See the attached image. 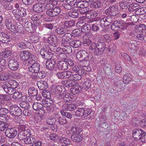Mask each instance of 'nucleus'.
<instances>
[{"instance_id":"1","label":"nucleus","mask_w":146,"mask_h":146,"mask_svg":"<svg viewBox=\"0 0 146 146\" xmlns=\"http://www.w3.org/2000/svg\"><path fill=\"white\" fill-rule=\"evenodd\" d=\"M19 86L18 83L14 80H9L5 82L4 85H2V88L5 93L7 94H11Z\"/></svg>"},{"instance_id":"2","label":"nucleus","mask_w":146,"mask_h":146,"mask_svg":"<svg viewBox=\"0 0 146 146\" xmlns=\"http://www.w3.org/2000/svg\"><path fill=\"white\" fill-rule=\"evenodd\" d=\"M133 137L134 140H140L143 143H146V133L141 129L137 128L132 131Z\"/></svg>"},{"instance_id":"3","label":"nucleus","mask_w":146,"mask_h":146,"mask_svg":"<svg viewBox=\"0 0 146 146\" xmlns=\"http://www.w3.org/2000/svg\"><path fill=\"white\" fill-rule=\"evenodd\" d=\"M6 25L8 29L14 33H16L19 32L22 33L23 32V31H22V30L23 29V27L21 25L18 26L13 24L11 22L8 21L6 22Z\"/></svg>"},{"instance_id":"4","label":"nucleus","mask_w":146,"mask_h":146,"mask_svg":"<svg viewBox=\"0 0 146 146\" xmlns=\"http://www.w3.org/2000/svg\"><path fill=\"white\" fill-rule=\"evenodd\" d=\"M105 13L107 15H110L114 18L115 16L118 17L120 16L118 7L114 5L111 6L108 9H106Z\"/></svg>"},{"instance_id":"5","label":"nucleus","mask_w":146,"mask_h":146,"mask_svg":"<svg viewBox=\"0 0 146 146\" xmlns=\"http://www.w3.org/2000/svg\"><path fill=\"white\" fill-rule=\"evenodd\" d=\"M92 110L90 109H87L84 108H79L77 109L75 111L76 115L78 117L84 116L86 119L88 115L92 112Z\"/></svg>"},{"instance_id":"6","label":"nucleus","mask_w":146,"mask_h":146,"mask_svg":"<svg viewBox=\"0 0 146 146\" xmlns=\"http://www.w3.org/2000/svg\"><path fill=\"white\" fill-rule=\"evenodd\" d=\"M103 17L100 21V25L102 27L108 26L115 21V18L110 15Z\"/></svg>"},{"instance_id":"7","label":"nucleus","mask_w":146,"mask_h":146,"mask_svg":"<svg viewBox=\"0 0 146 146\" xmlns=\"http://www.w3.org/2000/svg\"><path fill=\"white\" fill-rule=\"evenodd\" d=\"M61 9L59 7H55L51 10L46 11V14L50 17H54L58 16L60 13Z\"/></svg>"},{"instance_id":"8","label":"nucleus","mask_w":146,"mask_h":146,"mask_svg":"<svg viewBox=\"0 0 146 146\" xmlns=\"http://www.w3.org/2000/svg\"><path fill=\"white\" fill-rule=\"evenodd\" d=\"M106 48V45L104 42L98 41L97 42V48L96 50V54L100 55L103 53Z\"/></svg>"},{"instance_id":"9","label":"nucleus","mask_w":146,"mask_h":146,"mask_svg":"<svg viewBox=\"0 0 146 146\" xmlns=\"http://www.w3.org/2000/svg\"><path fill=\"white\" fill-rule=\"evenodd\" d=\"M19 63L17 60L13 58L10 60L8 62L9 68L13 71L17 70L19 67Z\"/></svg>"},{"instance_id":"10","label":"nucleus","mask_w":146,"mask_h":146,"mask_svg":"<svg viewBox=\"0 0 146 146\" xmlns=\"http://www.w3.org/2000/svg\"><path fill=\"white\" fill-rule=\"evenodd\" d=\"M5 133L7 137L13 139L16 135L17 131L13 128H8L6 129Z\"/></svg>"},{"instance_id":"11","label":"nucleus","mask_w":146,"mask_h":146,"mask_svg":"<svg viewBox=\"0 0 146 146\" xmlns=\"http://www.w3.org/2000/svg\"><path fill=\"white\" fill-rule=\"evenodd\" d=\"M31 134L30 129H27V131H20L18 134V139L20 140H22L24 142L28 135Z\"/></svg>"},{"instance_id":"12","label":"nucleus","mask_w":146,"mask_h":146,"mask_svg":"<svg viewBox=\"0 0 146 146\" xmlns=\"http://www.w3.org/2000/svg\"><path fill=\"white\" fill-rule=\"evenodd\" d=\"M31 53L28 51H22L20 52V59L23 61H27L31 55Z\"/></svg>"},{"instance_id":"13","label":"nucleus","mask_w":146,"mask_h":146,"mask_svg":"<svg viewBox=\"0 0 146 146\" xmlns=\"http://www.w3.org/2000/svg\"><path fill=\"white\" fill-rule=\"evenodd\" d=\"M26 9H25L21 7L18 9L13 10L12 13L14 15L19 16L21 17L26 15Z\"/></svg>"},{"instance_id":"14","label":"nucleus","mask_w":146,"mask_h":146,"mask_svg":"<svg viewBox=\"0 0 146 146\" xmlns=\"http://www.w3.org/2000/svg\"><path fill=\"white\" fill-rule=\"evenodd\" d=\"M54 116L56 118V121L59 124L64 125L67 124L68 121L65 117H60L59 115L57 114H55Z\"/></svg>"},{"instance_id":"15","label":"nucleus","mask_w":146,"mask_h":146,"mask_svg":"<svg viewBox=\"0 0 146 146\" xmlns=\"http://www.w3.org/2000/svg\"><path fill=\"white\" fill-rule=\"evenodd\" d=\"M10 112L13 116H18L22 114V111L21 108L18 106L13 107L11 110Z\"/></svg>"},{"instance_id":"16","label":"nucleus","mask_w":146,"mask_h":146,"mask_svg":"<svg viewBox=\"0 0 146 146\" xmlns=\"http://www.w3.org/2000/svg\"><path fill=\"white\" fill-rule=\"evenodd\" d=\"M87 52L85 50L78 52L76 54V58L79 61H85L86 58Z\"/></svg>"},{"instance_id":"17","label":"nucleus","mask_w":146,"mask_h":146,"mask_svg":"<svg viewBox=\"0 0 146 146\" xmlns=\"http://www.w3.org/2000/svg\"><path fill=\"white\" fill-rule=\"evenodd\" d=\"M43 105L41 103L35 102L33 105V108L34 110L36 111L43 112V113H45V110L42 108Z\"/></svg>"},{"instance_id":"18","label":"nucleus","mask_w":146,"mask_h":146,"mask_svg":"<svg viewBox=\"0 0 146 146\" xmlns=\"http://www.w3.org/2000/svg\"><path fill=\"white\" fill-rule=\"evenodd\" d=\"M40 65L38 63H35L28 68L29 70L32 73H36L40 70Z\"/></svg>"},{"instance_id":"19","label":"nucleus","mask_w":146,"mask_h":146,"mask_svg":"<svg viewBox=\"0 0 146 146\" xmlns=\"http://www.w3.org/2000/svg\"><path fill=\"white\" fill-rule=\"evenodd\" d=\"M37 85L39 89L42 91L46 90L48 87V84L45 81H38L37 82Z\"/></svg>"},{"instance_id":"20","label":"nucleus","mask_w":146,"mask_h":146,"mask_svg":"<svg viewBox=\"0 0 146 146\" xmlns=\"http://www.w3.org/2000/svg\"><path fill=\"white\" fill-rule=\"evenodd\" d=\"M0 41L3 43H7L10 41V38L7 34L0 32Z\"/></svg>"},{"instance_id":"21","label":"nucleus","mask_w":146,"mask_h":146,"mask_svg":"<svg viewBox=\"0 0 146 146\" xmlns=\"http://www.w3.org/2000/svg\"><path fill=\"white\" fill-rule=\"evenodd\" d=\"M42 17V15L40 14H35L32 16L31 19L33 21L34 24H36V26L38 25L40 23V20Z\"/></svg>"},{"instance_id":"22","label":"nucleus","mask_w":146,"mask_h":146,"mask_svg":"<svg viewBox=\"0 0 146 146\" xmlns=\"http://www.w3.org/2000/svg\"><path fill=\"white\" fill-rule=\"evenodd\" d=\"M44 7L41 4L38 3L35 4L33 6V10L35 12L40 13L44 11Z\"/></svg>"},{"instance_id":"23","label":"nucleus","mask_w":146,"mask_h":146,"mask_svg":"<svg viewBox=\"0 0 146 146\" xmlns=\"http://www.w3.org/2000/svg\"><path fill=\"white\" fill-rule=\"evenodd\" d=\"M128 10L129 12H133L135 10L139 9L140 6L137 3H133L129 5Z\"/></svg>"},{"instance_id":"24","label":"nucleus","mask_w":146,"mask_h":146,"mask_svg":"<svg viewBox=\"0 0 146 146\" xmlns=\"http://www.w3.org/2000/svg\"><path fill=\"white\" fill-rule=\"evenodd\" d=\"M58 68L60 70H66L68 68V65L65 61H60L58 65Z\"/></svg>"},{"instance_id":"25","label":"nucleus","mask_w":146,"mask_h":146,"mask_svg":"<svg viewBox=\"0 0 146 146\" xmlns=\"http://www.w3.org/2000/svg\"><path fill=\"white\" fill-rule=\"evenodd\" d=\"M37 59L36 56L31 53V55L29 58V59L28 60V61L27 62V66H29L34 63H37Z\"/></svg>"},{"instance_id":"26","label":"nucleus","mask_w":146,"mask_h":146,"mask_svg":"<svg viewBox=\"0 0 146 146\" xmlns=\"http://www.w3.org/2000/svg\"><path fill=\"white\" fill-rule=\"evenodd\" d=\"M56 62L52 61H51L48 60H47L46 63V66L48 70L51 71L53 70L55 68Z\"/></svg>"},{"instance_id":"27","label":"nucleus","mask_w":146,"mask_h":146,"mask_svg":"<svg viewBox=\"0 0 146 146\" xmlns=\"http://www.w3.org/2000/svg\"><path fill=\"white\" fill-rule=\"evenodd\" d=\"M94 59V58L93 57V55L91 53H87V55H86V58L85 59V61L84 62H86L85 66L86 67L88 66L90 64V61H93Z\"/></svg>"},{"instance_id":"28","label":"nucleus","mask_w":146,"mask_h":146,"mask_svg":"<svg viewBox=\"0 0 146 146\" xmlns=\"http://www.w3.org/2000/svg\"><path fill=\"white\" fill-rule=\"evenodd\" d=\"M64 110L68 111H72L76 108V105L73 104H65L63 106Z\"/></svg>"},{"instance_id":"29","label":"nucleus","mask_w":146,"mask_h":146,"mask_svg":"<svg viewBox=\"0 0 146 146\" xmlns=\"http://www.w3.org/2000/svg\"><path fill=\"white\" fill-rule=\"evenodd\" d=\"M12 51L10 50H6L0 53V58L3 59L7 58L12 55Z\"/></svg>"},{"instance_id":"30","label":"nucleus","mask_w":146,"mask_h":146,"mask_svg":"<svg viewBox=\"0 0 146 146\" xmlns=\"http://www.w3.org/2000/svg\"><path fill=\"white\" fill-rule=\"evenodd\" d=\"M82 89L81 87L79 85L74 86L70 89V90L73 94L76 95L79 94Z\"/></svg>"},{"instance_id":"31","label":"nucleus","mask_w":146,"mask_h":146,"mask_svg":"<svg viewBox=\"0 0 146 146\" xmlns=\"http://www.w3.org/2000/svg\"><path fill=\"white\" fill-rule=\"evenodd\" d=\"M69 30L67 29L62 27L57 28L55 30V32L59 35H62L68 32Z\"/></svg>"},{"instance_id":"32","label":"nucleus","mask_w":146,"mask_h":146,"mask_svg":"<svg viewBox=\"0 0 146 146\" xmlns=\"http://www.w3.org/2000/svg\"><path fill=\"white\" fill-rule=\"evenodd\" d=\"M42 103L44 107L51 106L53 105L54 102L52 100L49 99L46 100L43 99L42 100Z\"/></svg>"},{"instance_id":"33","label":"nucleus","mask_w":146,"mask_h":146,"mask_svg":"<svg viewBox=\"0 0 146 146\" xmlns=\"http://www.w3.org/2000/svg\"><path fill=\"white\" fill-rule=\"evenodd\" d=\"M63 105L64 103H65L69 101H72L73 100V98L72 97V95L69 93H67L66 94L63 93Z\"/></svg>"},{"instance_id":"34","label":"nucleus","mask_w":146,"mask_h":146,"mask_svg":"<svg viewBox=\"0 0 146 146\" xmlns=\"http://www.w3.org/2000/svg\"><path fill=\"white\" fill-rule=\"evenodd\" d=\"M28 93L29 96H34L38 94V90L34 87H31L29 89Z\"/></svg>"},{"instance_id":"35","label":"nucleus","mask_w":146,"mask_h":146,"mask_svg":"<svg viewBox=\"0 0 146 146\" xmlns=\"http://www.w3.org/2000/svg\"><path fill=\"white\" fill-rule=\"evenodd\" d=\"M131 75L129 74H125L123 76V82L125 84H128L131 80Z\"/></svg>"},{"instance_id":"36","label":"nucleus","mask_w":146,"mask_h":146,"mask_svg":"<svg viewBox=\"0 0 146 146\" xmlns=\"http://www.w3.org/2000/svg\"><path fill=\"white\" fill-rule=\"evenodd\" d=\"M62 84L68 88L70 87H72L74 86V84H75L74 82L70 80H64L62 82Z\"/></svg>"},{"instance_id":"37","label":"nucleus","mask_w":146,"mask_h":146,"mask_svg":"<svg viewBox=\"0 0 146 146\" xmlns=\"http://www.w3.org/2000/svg\"><path fill=\"white\" fill-rule=\"evenodd\" d=\"M32 134L28 135L27 138L25 141H24V143L27 144H33V142L35 141V138L31 136Z\"/></svg>"},{"instance_id":"38","label":"nucleus","mask_w":146,"mask_h":146,"mask_svg":"<svg viewBox=\"0 0 146 146\" xmlns=\"http://www.w3.org/2000/svg\"><path fill=\"white\" fill-rule=\"evenodd\" d=\"M9 95L12 94V97L14 99H20L22 95V93L20 92L17 91L16 92V90L14 92H13L11 94H9Z\"/></svg>"},{"instance_id":"39","label":"nucleus","mask_w":146,"mask_h":146,"mask_svg":"<svg viewBox=\"0 0 146 146\" xmlns=\"http://www.w3.org/2000/svg\"><path fill=\"white\" fill-rule=\"evenodd\" d=\"M71 139L74 141L79 142L81 141L82 139L81 136L78 134H74L71 136Z\"/></svg>"},{"instance_id":"40","label":"nucleus","mask_w":146,"mask_h":146,"mask_svg":"<svg viewBox=\"0 0 146 146\" xmlns=\"http://www.w3.org/2000/svg\"><path fill=\"white\" fill-rule=\"evenodd\" d=\"M81 42L80 40H74L70 42V45L71 46L76 48L80 46Z\"/></svg>"},{"instance_id":"41","label":"nucleus","mask_w":146,"mask_h":146,"mask_svg":"<svg viewBox=\"0 0 146 146\" xmlns=\"http://www.w3.org/2000/svg\"><path fill=\"white\" fill-rule=\"evenodd\" d=\"M88 5V3L85 1L79 2L76 3L77 7L80 9L87 7Z\"/></svg>"},{"instance_id":"42","label":"nucleus","mask_w":146,"mask_h":146,"mask_svg":"<svg viewBox=\"0 0 146 146\" xmlns=\"http://www.w3.org/2000/svg\"><path fill=\"white\" fill-rule=\"evenodd\" d=\"M119 5L120 9L122 10L126 9L129 6L128 2L125 1H122L119 3Z\"/></svg>"},{"instance_id":"43","label":"nucleus","mask_w":146,"mask_h":146,"mask_svg":"<svg viewBox=\"0 0 146 146\" xmlns=\"http://www.w3.org/2000/svg\"><path fill=\"white\" fill-rule=\"evenodd\" d=\"M58 101V105L61 106L63 105V93L62 94H60L57 95L56 97Z\"/></svg>"},{"instance_id":"44","label":"nucleus","mask_w":146,"mask_h":146,"mask_svg":"<svg viewBox=\"0 0 146 146\" xmlns=\"http://www.w3.org/2000/svg\"><path fill=\"white\" fill-rule=\"evenodd\" d=\"M60 113L62 115L69 119H71L72 117V114L70 112H67L65 110H61Z\"/></svg>"},{"instance_id":"45","label":"nucleus","mask_w":146,"mask_h":146,"mask_svg":"<svg viewBox=\"0 0 146 146\" xmlns=\"http://www.w3.org/2000/svg\"><path fill=\"white\" fill-rule=\"evenodd\" d=\"M90 27L88 25H84L82 26L81 31L83 33H86L90 32Z\"/></svg>"},{"instance_id":"46","label":"nucleus","mask_w":146,"mask_h":146,"mask_svg":"<svg viewBox=\"0 0 146 146\" xmlns=\"http://www.w3.org/2000/svg\"><path fill=\"white\" fill-rule=\"evenodd\" d=\"M11 72L10 70H5L3 72L4 75L3 76H2V78H1V79H2L3 80H6L8 79L11 75Z\"/></svg>"},{"instance_id":"47","label":"nucleus","mask_w":146,"mask_h":146,"mask_svg":"<svg viewBox=\"0 0 146 146\" xmlns=\"http://www.w3.org/2000/svg\"><path fill=\"white\" fill-rule=\"evenodd\" d=\"M89 146H97L96 140L93 136L92 137L88 140Z\"/></svg>"},{"instance_id":"48","label":"nucleus","mask_w":146,"mask_h":146,"mask_svg":"<svg viewBox=\"0 0 146 146\" xmlns=\"http://www.w3.org/2000/svg\"><path fill=\"white\" fill-rule=\"evenodd\" d=\"M68 15L72 18H76L78 17V13L76 11H70L68 13Z\"/></svg>"},{"instance_id":"49","label":"nucleus","mask_w":146,"mask_h":146,"mask_svg":"<svg viewBox=\"0 0 146 146\" xmlns=\"http://www.w3.org/2000/svg\"><path fill=\"white\" fill-rule=\"evenodd\" d=\"M10 125V124L8 123L1 122L0 123V130L3 131Z\"/></svg>"},{"instance_id":"50","label":"nucleus","mask_w":146,"mask_h":146,"mask_svg":"<svg viewBox=\"0 0 146 146\" xmlns=\"http://www.w3.org/2000/svg\"><path fill=\"white\" fill-rule=\"evenodd\" d=\"M62 48V51L64 52L67 54L71 53L72 52V49L71 47L68 45L64 46Z\"/></svg>"},{"instance_id":"51","label":"nucleus","mask_w":146,"mask_h":146,"mask_svg":"<svg viewBox=\"0 0 146 146\" xmlns=\"http://www.w3.org/2000/svg\"><path fill=\"white\" fill-rule=\"evenodd\" d=\"M54 4L51 1L49 3H47L44 7V11L45 10H46V11H48L49 10H51L53 8L54 6Z\"/></svg>"},{"instance_id":"52","label":"nucleus","mask_w":146,"mask_h":146,"mask_svg":"<svg viewBox=\"0 0 146 146\" xmlns=\"http://www.w3.org/2000/svg\"><path fill=\"white\" fill-rule=\"evenodd\" d=\"M71 131L74 134L78 135L82 131V129L80 127H72L71 129Z\"/></svg>"},{"instance_id":"53","label":"nucleus","mask_w":146,"mask_h":146,"mask_svg":"<svg viewBox=\"0 0 146 146\" xmlns=\"http://www.w3.org/2000/svg\"><path fill=\"white\" fill-rule=\"evenodd\" d=\"M10 118L7 115H0V121L1 122H6L9 121Z\"/></svg>"},{"instance_id":"54","label":"nucleus","mask_w":146,"mask_h":146,"mask_svg":"<svg viewBox=\"0 0 146 146\" xmlns=\"http://www.w3.org/2000/svg\"><path fill=\"white\" fill-rule=\"evenodd\" d=\"M29 43L27 41L23 40L20 42L18 46L19 48H26L28 47Z\"/></svg>"},{"instance_id":"55","label":"nucleus","mask_w":146,"mask_h":146,"mask_svg":"<svg viewBox=\"0 0 146 146\" xmlns=\"http://www.w3.org/2000/svg\"><path fill=\"white\" fill-rule=\"evenodd\" d=\"M59 141L60 143H64L66 144H69L70 143V140L65 137L60 138Z\"/></svg>"},{"instance_id":"56","label":"nucleus","mask_w":146,"mask_h":146,"mask_svg":"<svg viewBox=\"0 0 146 146\" xmlns=\"http://www.w3.org/2000/svg\"><path fill=\"white\" fill-rule=\"evenodd\" d=\"M82 78L81 76L78 74L76 73V74H74L73 73L71 76V79L74 81H77L80 80Z\"/></svg>"},{"instance_id":"57","label":"nucleus","mask_w":146,"mask_h":146,"mask_svg":"<svg viewBox=\"0 0 146 146\" xmlns=\"http://www.w3.org/2000/svg\"><path fill=\"white\" fill-rule=\"evenodd\" d=\"M81 33L80 30L78 29H77L73 30L72 32V35L73 37H78Z\"/></svg>"},{"instance_id":"58","label":"nucleus","mask_w":146,"mask_h":146,"mask_svg":"<svg viewBox=\"0 0 146 146\" xmlns=\"http://www.w3.org/2000/svg\"><path fill=\"white\" fill-rule=\"evenodd\" d=\"M137 30L139 31H141L142 33H146V25L144 24H141L137 28Z\"/></svg>"},{"instance_id":"59","label":"nucleus","mask_w":146,"mask_h":146,"mask_svg":"<svg viewBox=\"0 0 146 146\" xmlns=\"http://www.w3.org/2000/svg\"><path fill=\"white\" fill-rule=\"evenodd\" d=\"M37 74L36 75V77L40 79H42L44 78L46 76V73L44 71H38L36 73Z\"/></svg>"},{"instance_id":"60","label":"nucleus","mask_w":146,"mask_h":146,"mask_svg":"<svg viewBox=\"0 0 146 146\" xmlns=\"http://www.w3.org/2000/svg\"><path fill=\"white\" fill-rule=\"evenodd\" d=\"M64 24L65 26L68 27L74 26L75 25V22L74 21L72 20L65 21Z\"/></svg>"},{"instance_id":"61","label":"nucleus","mask_w":146,"mask_h":146,"mask_svg":"<svg viewBox=\"0 0 146 146\" xmlns=\"http://www.w3.org/2000/svg\"><path fill=\"white\" fill-rule=\"evenodd\" d=\"M46 123L49 125H51L54 124V121L53 118L50 116H48L46 120Z\"/></svg>"},{"instance_id":"62","label":"nucleus","mask_w":146,"mask_h":146,"mask_svg":"<svg viewBox=\"0 0 146 146\" xmlns=\"http://www.w3.org/2000/svg\"><path fill=\"white\" fill-rule=\"evenodd\" d=\"M117 25V28L121 29H123V27L125 25V23L121 21H115Z\"/></svg>"},{"instance_id":"63","label":"nucleus","mask_w":146,"mask_h":146,"mask_svg":"<svg viewBox=\"0 0 146 146\" xmlns=\"http://www.w3.org/2000/svg\"><path fill=\"white\" fill-rule=\"evenodd\" d=\"M42 95L44 97L47 99H50L51 97V95L50 93L49 92L46 91V90L42 91L41 92Z\"/></svg>"},{"instance_id":"64","label":"nucleus","mask_w":146,"mask_h":146,"mask_svg":"<svg viewBox=\"0 0 146 146\" xmlns=\"http://www.w3.org/2000/svg\"><path fill=\"white\" fill-rule=\"evenodd\" d=\"M67 58V56L65 53H59L58 58L60 60H64L65 61Z\"/></svg>"}]
</instances>
